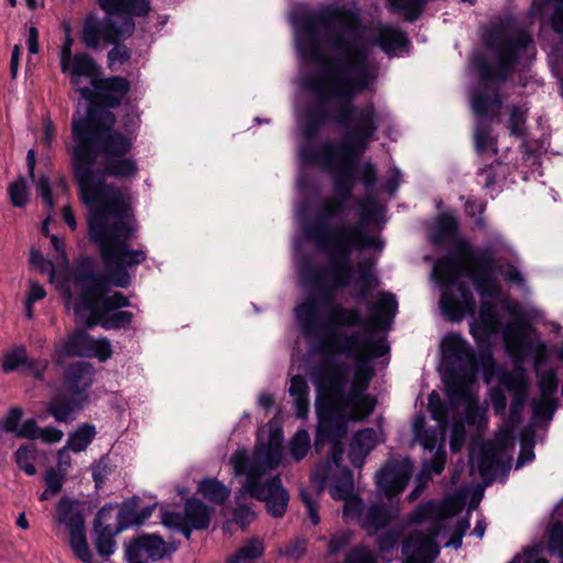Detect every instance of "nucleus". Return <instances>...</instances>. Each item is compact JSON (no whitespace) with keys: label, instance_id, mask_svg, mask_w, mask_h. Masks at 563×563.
Returning <instances> with one entry per match:
<instances>
[{"label":"nucleus","instance_id":"f257e3e1","mask_svg":"<svg viewBox=\"0 0 563 563\" xmlns=\"http://www.w3.org/2000/svg\"><path fill=\"white\" fill-rule=\"evenodd\" d=\"M343 9L324 7L318 11L306 10L294 18L295 44L298 54L307 62L323 66L322 77L307 75L301 87L323 99L338 97L343 100L334 123L345 131L340 151L342 155L330 169L333 172L334 196L319 207L320 217L335 219L347 210L356 183L355 167L368 148L379 128V113L372 100L357 106V95L368 90L378 77V66L369 60L368 49L346 41L339 27L343 24Z\"/></svg>","mask_w":563,"mask_h":563},{"label":"nucleus","instance_id":"f03ea898","mask_svg":"<svg viewBox=\"0 0 563 563\" xmlns=\"http://www.w3.org/2000/svg\"><path fill=\"white\" fill-rule=\"evenodd\" d=\"M299 276L307 288L319 290L318 296L310 295L296 306L295 317L303 336L323 335L321 350L360 358L363 352L361 335L355 331L339 332L341 328L361 327L368 332L387 330L398 310L397 298L394 294L383 291L375 302L367 305L369 317L364 318L361 311L353 307H344L334 302L336 292L352 284L354 273L357 280L353 287V299L364 302L377 286L373 264L363 260L355 266L351 257L340 258L334 254L328 267H316L311 258L302 260L298 266Z\"/></svg>","mask_w":563,"mask_h":563},{"label":"nucleus","instance_id":"7ed1b4c3","mask_svg":"<svg viewBox=\"0 0 563 563\" xmlns=\"http://www.w3.org/2000/svg\"><path fill=\"white\" fill-rule=\"evenodd\" d=\"M97 159L91 158L84 142L71 159L80 200L89 209V238L99 246L106 267V274H98L89 266L76 272L75 285L80 290L73 303L76 317L99 290H106L109 285L126 288L131 284L126 268L142 264L147 257L145 251L129 247L139 230L129 190L106 183V176L118 179L135 176L137 165L131 175L115 176L106 169V157L102 168L95 166Z\"/></svg>","mask_w":563,"mask_h":563},{"label":"nucleus","instance_id":"20e7f679","mask_svg":"<svg viewBox=\"0 0 563 563\" xmlns=\"http://www.w3.org/2000/svg\"><path fill=\"white\" fill-rule=\"evenodd\" d=\"M73 44L74 40L67 30L59 49L60 70L69 77L73 89L87 102L85 115L73 118L71 134L75 145L71 158L80 142H84L91 158L106 157V169L109 173L115 176L131 175L135 170V161L125 157L132 148L131 139L113 130L114 114L93 104V93L84 85V76H92L98 69V64L88 53L73 54Z\"/></svg>","mask_w":563,"mask_h":563},{"label":"nucleus","instance_id":"39448f33","mask_svg":"<svg viewBox=\"0 0 563 563\" xmlns=\"http://www.w3.org/2000/svg\"><path fill=\"white\" fill-rule=\"evenodd\" d=\"M363 365L357 368L356 382L346 389L350 365L343 361H327L312 373V382L324 401V408H318L319 424L314 439V449L321 452L330 444V459L339 466L344 448L342 440L347 432L349 421H362L375 409L377 400L366 394L371 376Z\"/></svg>","mask_w":563,"mask_h":563},{"label":"nucleus","instance_id":"423d86ee","mask_svg":"<svg viewBox=\"0 0 563 563\" xmlns=\"http://www.w3.org/2000/svg\"><path fill=\"white\" fill-rule=\"evenodd\" d=\"M466 274L483 299L478 311V327L484 334L496 333L500 320L495 305L485 298H497L500 286L496 276V264L488 252L472 253L463 245L459 255L450 254L433 266L432 277L444 288L440 299L443 313L451 321H460L464 316H474L476 302L465 282H459Z\"/></svg>","mask_w":563,"mask_h":563},{"label":"nucleus","instance_id":"0eeeda50","mask_svg":"<svg viewBox=\"0 0 563 563\" xmlns=\"http://www.w3.org/2000/svg\"><path fill=\"white\" fill-rule=\"evenodd\" d=\"M487 46L495 53L496 63L489 64L482 55H475L472 64L478 70L479 84L471 93V106L477 121L474 129V146L478 155L498 153L497 140L492 135L487 118L498 117L501 107L498 84L505 82L512 73L519 53L531 44L530 35L522 33L509 36L503 32H492L486 38Z\"/></svg>","mask_w":563,"mask_h":563},{"label":"nucleus","instance_id":"6e6552de","mask_svg":"<svg viewBox=\"0 0 563 563\" xmlns=\"http://www.w3.org/2000/svg\"><path fill=\"white\" fill-rule=\"evenodd\" d=\"M282 431L276 430L271 433L267 444L256 445L251 456L246 450H239L231 457L235 474L246 476L243 489L253 498L265 501L267 512L275 518L285 515L289 494L278 475L268 478L264 484L261 483V478L278 467L282 461Z\"/></svg>","mask_w":563,"mask_h":563},{"label":"nucleus","instance_id":"1a4fd4ad","mask_svg":"<svg viewBox=\"0 0 563 563\" xmlns=\"http://www.w3.org/2000/svg\"><path fill=\"white\" fill-rule=\"evenodd\" d=\"M99 7L108 18L102 23L97 15L88 14L81 30V42L87 48H97L101 41L114 43L120 36L130 35L134 31V22L130 16L113 19L115 14L144 16L150 11L148 0H98Z\"/></svg>","mask_w":563,"mask_h":563},{"label":"nucleus","instance_id":"9d476101","mask_svg":"<svg viewBox=\"0 0 563 563\" xmlns=\"http://www.w3.org/2000/svg\"><path fill=\"white\" fill-rule=\"evenodd\" d=\"M307 91V89H305ZM313 95L318 102L311 103L307 107L305 113V122L302 123V134L307 139V143L302 144L299 150L300 159L307 164H320L324 169H332L335 163L340 159L342 152V142L334 146L330 143L316 145L311 141L318 135L320 129L330 120L334 122L343 100L338 97H330L323 99L317 93L309 91Z\"/></svg>","mask_w":563,"mask_h":563},{"label":"nucleus","instance_id":"9b49d317","mask_svg":"<svg viewBox=\"0 0 563 563\" xmlns=\"http://www.w3.org/2000/svg\"><path fill=\"white\" fill-rule=\"evenodd\" d=\"M536 330L525 321H511L504 328V341L508 354L515 363L512 372L500 369L497 374L498 383L514 395L528 393L529 383L523 363L531 353L544 356L547 345L540 340L534 341L531 333Z\"/></svg>","mask_w":563,"mask_h":563},{"label":"nucleus","instance_id":"f8f14e48","mask_svg":"<svg viewBox=\"0 0 563 563\" xmlns=\"http://www.w3.org/2000/svg\"><path fill=\"white\" fill-rule=\"evenodd\" d=\"M448 372V397L452 402L468 397V385L476 377L477 360L473 349L459 334L451 333L443 341Z\"/></svg>","mask_w":563,"mask_h":563},{"label":"nucleus","instance_id":"ddd939ff","mask_svg":"<svg viewBox=\"0 0 563 563\" xmlns=\"http://www.w3.org/2000/svg\"><path fill=\"white\" fill-rule=\"evenodd\" d=\"M528 393H520L512 396L509 412V428L498 437L497 440L485 441L477 453V467L481 477L487 484L494 482L499 471L509 468L510 455L508 446L511 442V433L520 420V415Z\"/></svg>","mask_w":563,"mask_h":563},{"label":"nucleus","instance_id":"4468645a","mask_svg":"<svg viewBox=\"0 0 563 563\" xmlns=\"http://www.w3.org/2000/svg\"><path fill=\"white\" fill-rule=\"evenodd\" d=\"M382 211L383 207L373 197L360 198L357 201L358 220L355 223L340 222V227L336 229L338 242L349 247L354 246L356 252L371 247L382 250L384 241L366 233V228Z\"/></svg>","mask_w":563,"mask_h":563},{"label":"nucleus","instance_id":"2eb2a0df","mask_svg":"<svg viewBox=\"0 0 563 563\" xmlns=\"http://www.w3.org/2000/svg\"><path fill=\"white\" fill-rule=\"evenodd\" d=\"M444 528L445 518H440L428 530L411 533L402 545L404 563H433L440 554L437 538Z\"/></svg>","mask_w":563,"mask_h":563},{"label":"nucleus","instance_id":"dca6fc26","mask_svg":"<svg viewBox=\"0 0 563 563\" xmlns=\"http://www.w3.org/2000/svg\"><path fill=\"white\" fill-rule=\"evenodd\" d=\"M56 363H62L63 357H97L101 362L112 355L111 342L106 338L93 339L85 330L77 329L71 332L64 344L56 350Z\"/></svg>","mask_w":563,"mask_h":563},{"label":"nucleus","instance_id":"f3484780","mask_svg":"<svg viewBox=\"0 0 563 563\" xmlns=\"http://www.w3.org/2000/svg\"><path fill=\"white\" fill-rule=\"evenodd\" d=\"M100 73L98 66L92 76L84 78L90 82L88 87L93 93L92 103L112 113L108 108L119 107L130 91L131 85L126 78L120 76L99 78Z\"/></svg>","mask_w":563,"mask_h":563},{"label":"nucleus","instance_id":"a211bd4d","mask_svg":"<svg viewBox=\"0 0 563 563\" xmlns=\"http://www.w3.org/2000/svg\"><path fill=\"white\" fill-rule=\"evenodd\" d=\"M318 219L316 221L306 222L302 227V231L308 240L312 241L319 250H327L329 253V261H332L334 254L342 258H349L352 253L355 252L354 246H346L338 242L336 229L340 227V222L332 227H328L327 222L331 219H325L317 213Z\"/></svg>","mask_w":563,"mask_h":563},{"label":"nucleus","instance_id":"6ab92c4d","mask_svg":"<svg viewBox=\"0 0 563 563\" xmlns=\"http://www.w3.org/2000/svg\"><path fill=\"white\" fill-rule=\"evenodd\" d=\"M412 473V463L409 459L388 461L376 473L377 488L387 497L393 498L400 494L407 486Z\"/></svg>","mask_w":563,"mask_h":563},{"label":"nucleus","instance_id":"aec40b11","mask_svg":"<svg viewBox=\"0 0 563 563\" xmlns=\"http://www.w3.org/2000/svg\"><path fill=\"white\" fill-rule=\"evenodd\" d=\"M114 510V506L107 504L97 512L93 520V543L98 554L104 559L114 552V537L121 532L120 528L113 522Z\"/></svg>","mask_w":563,"mask_h":563},{"label":"nucleus","instance_id":"412c9836","mask_svg":"<svg viewBox=\"0 0 563 563\" xmlns=\"http://www.w3.org/2000/svg\"><path fill=\"white\" fill-rule=\"evenodd\" d=\"M131 306L129 298L122 292L114 291L112 295H108L107 288L106 290H99L95 299L89 301L77 318L88 328H92L98 323V317Z\"/></svg>","mask_w":563,"mask_h":563},{"label":"nucleus","instance_id":"4be33fe9","mask_svg":"<svg viewBox=\"0 0 563 563\" xmlns=\"http://www.w3.org/2000/svg\"><path fill=\"white\" fill-rule=\"evenodd\" d=\"M93 380L95 367L89 362H75L65 369L64 387L66 391L84 402H88V390Z\"/></svg>","mask_w":563,"mask_h":563},{"label":"nucleus","instance_id":"5701e85b","mask_svg":"<svg viewBox=\"0 0 563 563\" xmlns=\"http://www.w3.org/2000/svg\"><path fill=\"white\" fill-rule=\"evenodd\" d=\"M57 522L64 525L69 536L85 532V518L79 503L63 497L56 506Z\"/></svg>","mask_w":563,"mask_h":563},{"label":"nucleus","instance_id":"b1692460","mask_svg":"<svg viewBox=\"0 0 563 563\" xmlns=\"http://www.w3.org/2000/svg\"><path fill=\"white\" fill-rule=\"evenodd\" d=\"M398 515V508L393 504H373L366 508L361 525L369 533L385 528Z\"/></svg>","mask_w":563,"mask_h":563},{"label":"nucleus","instance_id":"393cba45","mask_svg":"<svg viewBox=\"0 0 563 563\" xmlns=\"http://www.w3.org/2000/svg\"><path fill=\"white\" fill-rule=\"evenodd\" d=\"M377 444V432L373 428H366L356 432L351 441L349 460L354 467H362L366 456Z\"/></svg>","mask_w":563,"mask_h":563},{"label":"nucleus","instance_id":"a878e982","mask_svg":"<svg viewBox=\"0 0 563 563\" xmlns=\"http://www.w3.org/2000/svg\"><path fill=\"white\" fill-rule=\"evenodd\" d=\"M374 43L388 55L397 49L405 48L409 44L407 34L398 26L391 24H379L376 30Z\"/></svg>","mask_w":563,"mask_h":563},{"label":"nucleus","instance_id":"bb28decb","mask_svg":"<svg viewBox=\"0 0 563 563\" xmlns=\"http://www.w3.org/2000/svg\"><path fill=\"white\" fill-rule=\"evenodd\" d=\"M85 404L70 394H57L48 401L47 411L58 422H70L75 419L74 413L80 410Z\"/></svg>","mask_w":563,"mask_h":563},{"label":"nucleus","instance_id":"cd10ccee","mask_svg":"<svg viewBox=\"0 0 563 563\" xmlns=\"http://www.w3.org/2000/svg\"><path fill=\"white\" fill-rule=\"evenodd\" d=\"M180 517L191 523L196 530H203L210 525L211 509L201 500L190 498L186 500L184 512H180Z\"/></svg>","mask_w":563,"mask_h":563},{"label":"nucleus","instance_id":"c85d7f7f","mask_svg":"<svg viewBox=\"0 0 563 563\" xmlns=\"http://www.w3.org/2000/svg\"><path fill=\"white\" fill-rule=\"evenodd\" d=\"M289 394L294 398V406L298 418H306L309 410V386L301 375L290 379Z\"/></svg>","mask_w":563,"mask_h":563},{"label":"nucleus","instance_id":"c756f323","mask_svg":"<svg viewBox=\"0 0 563 563\" xmlns=\"http://www.w3.org/2000/svg\"><path fill=\"white\" fill-rule=\"evenodd\" d=\"M361 341L364 344L361 357L360 358L349 357L350 360L355 361V371H354V376H353L351 386L356 382L357 368L360 365H363L364 366L363 368L366 372H368L371 379L373 378V375H374L373 368L368 364V362L365 357L368 353H373L374 356L378 357V356H383L388 351V346L385 344L384 341L373 342L371 336H366V338L361 336Z\"/></svg>","mask_w":563,"mask_h":563},{"label":"nucleus","instance_id":"7c9ffc66","mask_svg":"<svg viewBox=\"0 0 563 563\" xmlns=\"http://www.w3.org/2000/svg\"><path fill=\"white\" fill-rule=\"evenodd\" d=\"M201 495L209 501L222 505L230 496V489L216 478H205L198 487Z\"/></svg>","mask_w":563,"mask_h":563},{"label":"nucleus","instance_id":"2f4dec72","mask_svg":"<svg viewBox=\"0 0 563 563\" xmlns=\"http://www.w3.org/2000/svg\"><path fill=\"white\" fill-rule=\"evenodd\" d=\"M413 432L417 441L423 446L424 450L430 452L435 451L440 446H438L439 441V428H430L424 429V418L417 417L413 421Z\"/></svg>","mask_w":563,"mask_h":563},{"label":"nucleus","instance_id":"473e14b6","mask_svg":"<svg viewBox=\"0 0 563 563\" xmlns=\"http://www.w3.org/2000/svg\"><path fill=\"white\" fill-rule=\"evenodd\" d=\"M391 11L401 12L405 20L415 22L419 19L428 0H388Z\"/></svg>","mask_w":563,"mask_h":563},{"label":"nucleus","instance_id":"72a5a7b5","mask_svg":"<svg viewBox=\"0 0 563 563\" xmlns=\"http://www.w3.org/2000/svg\"><path fill=\"white\" fill-rule=\"evenodd\" d=\"M264 553L263 540L253 537L246 541L232 556L227 560V563H241L245 561L255 560Z\"/></svg>","mask_w":563,"mask_h":563},{"label":"nucleus","instance_id":"f704fd0d","mask_svg":"<svg viewBox=\"0 0 563 563\" xmlns=\"http://www.w3.org/2000/svg\"><path fill=\"white\" fill-rule=\"evenodd\" d=\"M95 435V427L84 423L75 432L69 434L66 445L74 452H81L92 442Z\"/></svg>","mask_w":563,"mask_h":563},{"label":"nucleus","instance_id":"c9c22d12","mask_svg":"<svg viewBox=\"0 0 563 563\" xmlns=\"http://www.w3.org/2000/svg\"><path fill=\"white\" fill-rule=\"evenodd\" d=\"M136 539L147 559L158 561L165 556L167 552L166 543L161 537L156 534H143Z\"/></svg>","mask_w":563,"mask_h":563},{"label":"nucleus","instance_id":"e433bc0d","mask_svg":"<svg viewBox=\"0 0 563 563\" xmlns=\"http://www.w3.org/2000/svg\"><path fill=\"white\" fill-rule=\"evenodd\" d=\"M133 320V313L130 311L108 312L98 317V323L106 330L126 329Z\"/></svg>","mask_w":563,"mask_h":563},{"label":"nucleus","instance_id":"4c0bfd02","mask_svg":"<svg viewBox=\"0 0 563 563\" xmlns=\"http://www.w3.org/2000/svg\"><path fill=\"white\" fill-rule=\"evenodd\" d=\"M456 229L457 223L455 218L449 213H441L437 218L435 231L432 234V242L434 244H440L444 239L453 236Z\"/></svg>","mask_w":563,"mask_h":563},{"label":"nucleus","instance_id":"58836bf2","mask_svg":"<svg viewBox=\"0 0 563 563\" xmlns=\"http://www.w3.org/2000/svg\"><path fill=\"white\" fill-rule=\"evenodd\" d=\"M311 448L310 435L307 430H298L289 442V453L295 462L301 461Z\"/></svg>","mask_w":563,"mask_h":563},{"label":"nucleus","instance_id":"ea45409f","mask_svg":"<svg viewBox=\"0 0 563 563\" xmlns=\"http://www.w3.org/2000/svg\"><path fill=\"white\" fill-rule=\"evenodd\" d=\"M135 507L136 501L125 503L114 516L113 522L121 531L132 526H141Z\"/></svg>","mask_w":563,"mask_h":563},{"label":"nucleus","instance_id":"a19ab883","mask_svg":"<svg viewBox=\"0 0 563 563\" xmlns=\"http://www.w3.org/2000/svg\"><path fill=\"white\" fill-rule=\"evenodd\" d=\"M531 407L536 420H551L558 408V399L547 397L533 398Z\"/></svg>","mask_w":563,"mask_h":563},{"label":"nucleus","instance_id":"79ce46f5","mask_svg":"<svg viewBox=\"0 0 563 563\" xmlns=\"http://www.w3.org/2000/svg\"><path fill=\"white\" fill-rule=\"evenodd\" d=\"M537 377L540 388V397L556 398L555 395L559 387L556 372L553 368H549L543 372L537 371Z\"/></svg>","mask_w":563,"mask_h":563},{"label":"nucleus","instance_id":"37998d69","mask_svg":"<svg viewBox=\"0 0 563 563\" xmlns=\"http://www.w3.org/2000/svg\"><path fill=\"white\" fill-rule=\"evenodd\" d=\"M69 545L78 560L82 563H92V553L87 542L86 532L69 536Z\"/></svg>","mask_w":563,"mask_h":563},{"label":"nucleus","instance_id":"c03bdc74","mask_svg":"<svg viewBox=\"0 0 563 563\" xmlns=\"http://www.w3.org/2000/svg\"><path fill=\"white\" fill-rule=\"evenodd\" d=\"M27 361L26 349L22 345L15 346L3 355L2 369L5 373L18 369L19 366L25 365Z\"/></svg>","mask_w":563,"mask_h":563},{"label":"nucleus","instance_id":"a18cd8bd","mask_svg":"<svg viewBox=\"0 0 563 563\" xmlns=\"http://www.w3.org/2000/svg\"><path fill=\"white\" fill-rule=\"evenodd\" d=\"M162 522L166 527L175 528L180 531L186 539H190L192 530H196L191 523L185 521L180 517V512L176 511H165L162 515Z\"/></svg>","mask_w":563,"mask_h":563},{"label":"nucleus","instance_id":"49530a36","mask_svg":"<svg viewBox=\"0 0 563 563\" xmlns=\"http://www.w3.org/2000/svg\"><path fill=\"white\" fill-rule=\"evenodd\" d=\"M507 169V166L499 161H495L488 166L481 168L478 170V177L483 178V186L486 189H490L496 185L497 177L500 174H504Z\"/></svg>","mask_w":563,"mask_h":563},{"label":"nucleus","instance_id":"de8ad7c7","mask_svg":"<svg viewBox=\"0 0 563 563\" xmlns=\"http://www.w3.org/2000/svg\"><path fill=\"white\" fill-rule=\"evenodd\" d=\"M428 408L432 419L438 422L439 427L448 423V408L438 393L432 391L429 395Z\"/></svg>","mask_w":563,"mask_h":563},{"label":"nucleus","instance_id":"09e8293b","mask_svg":"<svg viewBox=\"0 0 563 563\" xmlns=\"http://www.w3.org/2000/svg\"><path fill=\"white\" fill-rule=\"evenodd\" d=\"M9 196L14 207H24L29 202V191L26 181L23 177H20L9 186Z\"/></svg>","mask_w":563,"mask_h":563},{"label":"nucleus","instance_id":"8fccbe9b","mask_svg":"<svg viewBox=\"0 0 563 563\" xmlns=\"http://www.w3.org/2000/svg\"><path fill=\"white\" fill-rule=\"evenodd\" d=\"M533 435L534 432L532 430H525L522 432L521 451L516 463V468L522 467L525 464L531 462L534 459Z\"/></svg>","mask_w":563,"mask_h":563},{"label":"nucleus","instance_id":"3c124183","mask_svg":"<svg viewBox=\"0 0 563 563\" xmlns=\"http://www.w3.org/2000/svg\"><path fill=\"white\" fill-rule=\"evenodd\" d=\"M34 451L31 445H21L14 453L15 463L27 475H34L36 468L33 464Z\"/></svg>","mask_w":563,"mask_h":563},{"label":"nucleus","instance_id":"603ef678","mask_svg":"<svg viewBox=\"0 0 563 563\" xmlns=\"http://www.w3.org/2000/svg\"><path fill=\"white\" fill-rule=\"evenodd\" d=\"M344 563H378L373 552L365 545H357L349 551Z\"/></svg>","mask_w":563,"mask_h":563},{"label":"nucleus","instance_id":"864d4df0","mask_svg":"<svg viewBox=\"0 0 563 563\" xmlns=\"http://www.w3.org/2000/svg\"><path fill=\"white\" fill-rule=\"evenodd\" d=\"M526 110L517 106H512L509 115V129L511 134L522 136L525 134Z\"/></svg>","mask_w":563,"mask_h":563},{"label":"nucleus","instance_id":"5fc2aeb1","mask_svg":"<svg viewBox=\"0 0 563 563\" xmlns=\"http://www.w3.org/2000/svg\"><path fill=\"white\" fill-rule=\"evenodd\" d=\"M354 484L351 472L331 488V496L334 499H347L353 493Z\"/></svg>","mask_w":563,"mask_h":563},{"label":"nucleus","instance_id":"6e6d98bb","mask_svg":"<svg viewBox=\"0 0 563 563\" xmlns=\"http://www.w3.org/2000/svg\"><path fill=\"white\" fill-rule=\"evenodd\" d=\"M22 416L23 410L20 407L11 408L8 415L0 421V428L4 432L15 433L20 427Z\"/></svg>","mask_w":563,"mask_h":563},{"label":"nucleus","instance_id":"4d7b16f0","mask_svg":"<svg viewBox=\"0 0 563 563\" xmlns=\"http://www.w3.org/2000/svg\"><path fill=\"white\" fill-rule=\"evenodd\" d=\"M549 550L563 559V523H556L552 527L549 537Z\"/></svg>","mask_w":563,"mask_h":563},{"label":"nucleus","instance_id":"13d9d810","mask_svg":"<svg viewBox=\"0 0 563 563\" xmlns=\"http://www.w3.org/2000/svg\"><path fill=\"white\" fill-rule=\"evenodd\" d=\"M432 453V459L429 462L423 463V472L441 474L446 462L445 451L440 446Z\"/></svg>","mask_w":563,"mask_h":563},{"label":"nucleus","instance_id":"bf43d9fd","mask_svg":"<svg viewBox=\"0 0 563 563\" xmlns=\"http://www.w3.org/2000/svg\"><path fill=\"white\" fill-rule=\"evenodd\" d=\"M30 262L41 273L48 274L51 278L54 277L55 266L51 260H47L43 254L36 250H31Z\"/></svg>","mask_w":563,"mask_h":563},{"label":"nucleus","instance_id":"052dcab7","mask_svg":"<svg viewBox=\"0 0 563 563\" xmlns=\"http://www.w3.org/2000/svg\"><path fill=\"white\" fill-rule=\"evenodd\" d=\"M300 498L306 507L308 518L310 519V521L313 526H317L320 521V518L318 515L317 500L314 499L312 494H310L309 492H307L303 488L300 489Z\"/></svg>","mask_w":563,"mask_h":563},{"label":"nucleus","instance_id":"680f3d73","mask_svg":"<svg viewBox=\"0 0 563 563\" xmlns=\"http://www.w3.org/2000/svg\"><path fill=\"white\" fill-rule=\"evenodd\" d=\"M345 504L343 507V516L345 518H356L360 522L365 512V507L360 498H347L344 499Z\"/></svg>","mask_w":563,"mask_h":563},{"label":"nucleus","instance_id":"e2e57ef3","mask_svg":"<svg viewBox=\"0 0 563 563\" xmlns=\"http://www.w3.org/2000/svg\"><path fill=\"white\" fill-rule=\"evenodd\" d=\"M489 398L495 415L505 416L507 408V397L505 393L500 388L494 387L489 391Z\"/></svg>","mask_w":563,"mask_h":563},{"label":"nucleus","instance_id":"0e129e2a","mask_svg":"<svg viewBox=\"0 0 563 563\" xmlns=\"http://www.w3.org/2000/svg\"><path fill=\"white\" fill-rule=\"evenodd\" d=\"M36 191L43 199L46 207L52 210L54 209V200L52 196L51 183L47 176L42 175L36 181Z\"/></svg>","mask_w":563,"mask_h":563},{"label":"nucleus","instance_id":"69168bd1","mask_svg":"<svg viewBox=\"0 0 563 563\" xmlns=\"http://www.w3.org/2000/svg\"><path fill=\"white\" fill-rule=\"evenodd\" d=\"M498 272L504 276L508 283L516 284L520 287L525 286V278L520 271L512 264L500 265Z\"/></svg>","mask_w":563,"mask_h":563},{"label":"nucleus","instance_id":"338daca9","mask_svg":"<svg viewBox=\"0 0 563 563\" xmlns=\"http://www.w3.org/2000/svg\"><path fill=\"white\" fill-rule=\"evenodd\" d=\"M399 540V533L396 531H388L380 534L377 539V547L380 554H385L393 550Z\"/></svg>","mask_w":563,"mask_h":563},{"label":"nucleus","instance_id":"774afa93","mask_svg":"<svg viewBox=\"0 0 563 563\" xmlns=\"http://www.w3.org/2000/svg\"><path fill=\"white\" fill-rule=\"evenodd\" d=\"M125 556L129 563H146V555L137 539H134L126 548Z\"/></svg>","mask_w":563,"mask_h":563}]
</instances>
